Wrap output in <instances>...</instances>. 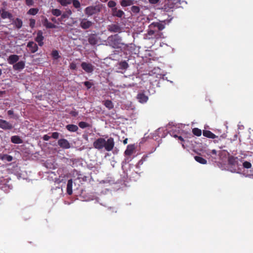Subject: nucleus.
I'll return each mask as SVG.
<instances>
[{
  "label": "nucleus",
  "mask_w": 253,
  "mask_h": 253,
  "mask_svg": "<svg viewBox=\"0 0 253 253\" xmlns=\"http://www.w3.org/2000/svg\"><path fill=\"white\" fill-rule=\"evenodd\" d=\"M72 2L75 8H79L81 7V3L78 0H72Z\"/></svg>",
  "instance_id": "35"
},
{
  "label": "nucleus",
  "mask_w": 253,
  "mask_h": 253,
  "mask_svg": "<svg viewBox=\"0 0 253 253\" xmlns=\"http://www.w3.org/2000/svg\"><path fill=\"white\" fill-rule=\"evenodd\" d=\"M159 0H149V1L151 4H156L159 2Z\"/></svg>",
  "instance_id": "48"
},
{
  "label": "nucleus",
  "mask_w": 253,
  "mask_h": 253,
  "mask_svg": "<svg viewBox=\"0 0 253 253\" xmlns=\"http://www.w3.org/2000/svg\"><path fill=\"white\" fill-rule=\"evenodd\" d=\"M2 74V71L0 69V76Z\"/></svg>",
  "instance_id": "61"
},
{
  "label": "nucleus",
  "mask_w": 253,
  "mask_h": 253,
  "mask_svg": "<svg viewBox=\"0 0 253 253\" xmlns=\"http://www.w3.org/2000/svg\"><path fill=\"white\" fill-rule=\"evenodd\" d=\"M25 67V63L23 61H20L17 63H16L13 66V68L14 70L20 71L22 70Z\"/></svg>",
  "instance_id": "15"
},
{
  "label": "nucleus",
  "mask_w": 253,
  "mask_h": 253,
  "mask_svg": "<svg viewBox=\"0 0 253 253\" xmlns=\"http://www.w3.org/2000/svg\"><path fill=\"white\" fill-rule=\"evenodd\" d=\"M32 23H33V27L35 24V20L34 19H33Z\"/></svg>",
  "instance_id": "59"
},
{
  "label": "nucleus",
  "mask_w": 253,
  "mask_h": 253,
  "mask_svg": "<svg viewBox=\"0 0 253 253\" xmlns=\"http://www.w3.org/2000/svg\"><path fill=\"white\" fill-rule=\"evenodd\" d=\"M135 149L134 145L130 144L127 145L126 150L125 151V154L126 156H130Z\"/></svg>",
  "instance_id": "18"
},
{
  "label": "nucleus",
  "mask_w": 253,
  "mask_h": 253,
  "mask_svg": "<svg viewBox=\"0 0 253 253\" xmlns=\"http://www.w3.org/2000/svg\"><path fill=\"white\" fill-rule=\"evenodd\" d=\"M192 132L195 135L197 136H200L202 134L201 130L198 128H194L192 129Z\"/></svg>",
  "instance_id": "31"
},
{
  "label": "nucleus",
  "mask_w": 253,
  "mask_h": 253,
  "mask_svg": "<svg viewBox=\"0 0 253 253\" xmlns=\"http://www.w3.org/2000/svg\"><path fill=\"white\" fill-rule=\"evenodd\" d=\"M243 166L246 169H250L252 167V164L248 161H245L243 163Z\"/></svg>",
  "instance_id": "37"
},
{
  "label": "nucleus",
  "mask_w": 253,
  "mask_h": 253,
  "mask_svg": "<svg viewBox=\"0 0 253 253\" xmlns=\"http://www.w3.org/2000/svg\"><path fill=\"white\" fill-rule=\"evenodd\" d=\"M51 56L54 59H58L60 57L59 52L57 50H53L51 52Z\"/></svg>",
  "instance_id": "32"
},
{
  "label": "nucleus",
  "mask_w": 253,
  "mask_h": 253,
  "mask_svg": "<svg viewBox=\"0 0 253 253\" xmlns=\"http://www.w3.org/2000/svg\"><path fill=\"white\" fill-rule=\"evenodd\" d=\"M5 93V91H0V97Z\"/></svg>",
  "instance_id": "52"
},
{
  "label": "nucleus",
  "mask_w": 253,
  "mask_h": 253,
  "mask_svg": "<svg viewBox=\"0 0 253 253\" xmlns=\"http://www.w3.org/2000/svg\"><path fill=\"white\" fill-rule=\"evenodd\" d=\"M182 146H183V147H184V144H182Z\"/></svg>",
  "instance_id": "64"
},
{
  "label": "nucleus",
  "mask_w": 253,
  "mask_h": 253,
  "mask_svg": "<svg viewBox=\"0 0 253 253\" xmlns=\"http://www.w3.org/2000/svg\"><path fill=\"white\" fill-rule=\"evenodd\" d=\"M83 137L86 141H87L88 140V136H87V134H83Z\"/></svg>",
  "instance_id": "50"
},
{
  "label": "nucleus",
  "mask_w": 253,
  "mask_h": 253,
  "mask_svg": "<svg viewBox=\"0 0 253 253\" xmlns=\"http://www.w3.org/2000/svg\"><path fill=\"white\" fill-rule=\"evenodd\" d=\"M127 141H128L127 138H126L125 139H124V140H123V143H124V144H126L127 143Z\"/></svg>",
  "instance_id": "55"
},
{
  "label": "nucleus",
  "mask_w": 253,
  "mask_h": 253,
  "mask_svg": "<svg viewBox=\"0 0 253 253\" xmlns=\"http://www.w3.org/2000/svg\"><path fill=\"white\" fill-rule=\"evenodd\" d=\"M58 144L63 149H67L71 147V145L69 142L64 138L59 139L58 141Z\"/></svg>",
  "instance_id": "8"
},
{
  "label": "nucleus",
  "mask_w": 253,
  "mask_h": 253,
  "mask_svg": "<svg viewBox=\"0 0 253 253\" xmlns=\"http://www.w3.org/2000/svg\"><path fill=\"white\" fill-rule=\"evenodd\" d=\"M100 7L99 5L89 6L84 9V13L88 16H91L96 14L100 11Z\"/></svg>",
  "instance_id": "4"
},
{
  "label": "nucleus",
  "mask_w": 253,
  "mask_h": 253,
  "mask_svg": "<svg viewBox=\"0 0 253 253\" xmlns=\"http://www.w3.org/2000/svg\"><path fill=\"white\" fill-rule=\"evenodd\" d=\"M178 139L179 140H180V141H181L182 142H183L184 141L183 138L181 136H178Z\"/></svg>",
  "instance_id": "53"
},
{
  "label": "nucleus",
  "mask_w": 253,
  "mask_h": 253,
  "mask_svg": "<svg viewBox=\"0 0 253 253\" xmlns=\"http://www.w3.org/2000/svg\"><path fill=\"white\" fill-rule=\"evenodd\" d=\"M68 17V15L67 14H65V13H63L62 15H61V18L62 19H64V18H67Z\"/></svg>",
  "instance_id": "51"
},
{
  "label": "nucleus",
  "mask_w": 253,
  "mask_h": 253,
  "mask_svg": "<svg viewBox=\"0 0 253 253\" xmlns=\"http://www.w3.org/2000/svg\"><path fill=\"white\" fill-rule=\"evenodd\" d=\"M173 136L174 137H175V138H178V135H177L176 134H174V135H173Z\"/></svg>",
  "instance_id": "60"
},
{
  "label": "nucleus",
  "mask_w": 253,
  "mask_h": 253,
  "mask_svg": "<svg viewBox=\"0 0 253 253\" xmlns=\"http://www.w3.org/2000/svg\"><path fill=\"white\" fill-rule=\"evenodd\" d=\"M70 68L72 70H76L77 68L76 64L74 62H72L70 64Z\"/></svg>",
  "instance_id": "41"
},
{
  "label": "nucleus",
  "mask_w": 253,
  "mask_h": 253,
  "mask_svg": "<svg viewBox=\"0 0 253 253\" xmlns=\"http://www.w3.org/2000/svg\"><path fill=\"white\" fill-rule=\"evenodd\" d=\"M205 153L209 158H211V161H215L217 159V151L215 149L207 150Z\"/></svg>",
  "instance_id": "9"
},
{
  "label": "nucleus",
  "mask_w": 253,
  "mask_h": 253,
  "mask_svg": "<svg viewBox=\"0 0 253 253\" xmlns=\"http://www.w3.org/2000/svg\"><path fill=\"white\" fill-rule=\"evenodd\" d=\"M13 127V125L10 123L4 120L0 119V128L4 130H11Z\"/></svg>",
  "instance_id": "7"
},
{
  "label": "nucleus",
  "mask_w": 253,
  "mask_h": 253,
  "mask_svg": "<svg viewBox=\"0 0 253 253\" xmlns=\"http://www.w3.org/2000/svg\"><path fill=\"white\" fill-rule=\"evenodd\" d=\"M51 137L47 134L44 135L42 138L45 141H48Z\"/></svg>",
  "instance_id": "46"
},
{
  "label": "nucleus",
  "mask_w": 253,
  "mask_h": 253,
  "mask_svg": "<svg viewBox=\"0 0 253 253\" xmlns=\"http://www.w3.org/2000/svg\"><path fill=\"white\" fill-rule=\"evenodd\" d=\"M70 114L73 117H76L78 115V112L76 111H72L70 112Z\"/></svg>",
  "instance_id": "42"
},
{
  "label": "nucleus",
  "mask_w": 253,
  "mask_h": 253,
  "mask_svg": "<svg viewBox=\"0 0 253 253\" xmlns=\"http://www.w3.org/2000/svg\"><path fill=\"white\" fill-rule=\"evenodd\" d=\"M119 65L121 69H126L128 67V64L126 61L120 62Z\"/></svg>",
  "instance_id": "30"
},
{
  "label": "nucleus",
  "mask_w": 253,
  "mask_h": 253,
  "mask_svg": "<svg viewBox=\"0 0 253 253\" xmlns=\"http://www.w3.org/2000/svg\"><path fill=\"white\" fill-rule=\"evenodd\" d=\"M31 43H32V41H29L28 43V44H27V47H31Z\"/></svg>",
  "instance_id": "54"
},
{
  "label": "nucleus",
  "mask_w": 253,
  "mask_h": 253,
  "mask_svg": "<svg viewBox=\"0 0 253 253\" xmlns=\"http://www.w3.org/2000/svg\"><path fill=\"white\" fill-rule=\"evenodd\" d=\"M80 21V27L83 30H87L91 27H92L93 25V23L88 20L86 18H80L79 19Z\"/></svg>",
  "instance_id": "5"
},
{
  "label": "nucleus",
  "mask_w": 253,
  "mask_h": 253,
  "mask_svg": "<svg viewBox=\"0 0 253 253\" xmlns=\"http://www.w3.org/2000/svg\"><path fill=\"white\" fill-rule=\"evenodd\" d=\"M32 8H30V9L28 10V11L27 13H28V14H30V15H32Z\"/></svg>",
  "instance_id": "56"
},
{
  "label": "nucleus",
  "mask_w": 253,
  "mask_h": 253,
  "mask_svg": "<svg viewBox=\"0 0 253 253\" xmlns=\"http://www.w3.org/2000/svg\"><path fill=\"white\" fill-rule=\"evenodd\" d=\"M121 5L123 7L131 5L133 4V0H122L120 2Z\"/></svg>",
  "instance_id": "24"
},
{
  "label": "nucleus",
  "mask_w": 253,
  "mask_h": 253,
  "mask_svg": "<svg viewBox=\"0 0 253 253\" xmlns=\"http://www.w3.org/2000/svg\"><path fill=\"white\" fill-rule=\"evenodd\" d=\"M79 126L82 128H85L90 126V125L85 122H80Z\"/></svg>",
  "instance_id": "34"
},
{
  "label": "nucleus",
  "mask_w": 253,
  "mask_h": 253,
  "mask_svg": "<svg viewBox=\"0 0 253 253\" xmlns=\"http://www.w3.org/2000/svg\"><path fill=\"white\" fill-rule=\"evenodd\" d=\"M84 85L86 87L87 89H90L92 85H93V84L90 82L86 81L84 83Z\"/></svg>",
  "instance_id": "39"
},
{
  "label": "nucleus",
  "mask_w": 253,
  "mask_h": 253,
  "mask_svg": "<svg viewBox=\"0 0 253 253\" xmlns=\"http://www.w3.org/2000/svg\"><path fill=\"white\" fill-rule=\"evenodd\" d=\"M238 158L233 156H229L228 158V163L229 165L235 166L238 165Z\"/></svg>",
  "instance_id": "17"
},
{
  "label": "nucleus",
  "mask_w": 253,
  "mask_h": 253,
  "mask_svg": "<svg viewBox=\"0 0 253 253\" xmlns=\"http://www.w3.org/2000/svg\"><path fill=\"white\" fill-rule=\"evenodd\" d=\"M42 32L39 31L37 34V36L35 38V41L38 43L39 45L42 46L43 45V37L42 36Z\"/></svg>",
  "instance_id": "11"
},
{
  "label": "nucleus",
  "mask_w": 253,
  "mask_h": 253,
  "mask_svg": "<svg viewBox=\"0 0 253 253\" xmlns=\"http://www.w3.org/2000/svg\"><path fill=\"white\" fill-rule=\"evenodd\" d=\"M1 17L2 19L8 18L11 19L13 17L12 14L8 11L3 10L1 13Z\"/></svg>",
  "instance_id": "23"
},
{
  "label": "nucleus",
  "mask_w": 253,
  "mask_h": 253,
  "mask_svg": "<svg viewBox=\"0 0 253 253\" xmlns=\"http://www.w3.org/2000/svg\"><path fill=\"white\" fill-rule=\"evenodd\" d=\"M113 15L119 18H121L125 14L124 12L122 10H118L116 7L112 9Z\"/></svg>",
  "instance_id": "16"
},
{
  "label": "nucleus",
  "mask_w": 253,
  "mask_h": 253,
  "mask_svg": "<svg viewBox=\"0 0 253 253\" xmlns=\"http://www.w3.org/2000/svg\"><path fill=\"white\" fill-rule=\"evenodd\" d=\"M66 128L70 132H76L79 128L77 125L70 124L66 126Z\"/></svg>",
  "instance_id": "21"
},
{
  "label": "nucleus",
  "mask_w": 253,
  "mask_h": 253,
  "mask_svg": "<svg viewBox=\"0 0 253 253\" xmlns=\"http://www.w3.org/2000/svg\"><path fill=\"white\" fill-rule=\"evenodd\" d=\"M38 46L37 44H34V45H33V53L36 52L38 50Z\"/></svg>",
  "instance_id": "45"
},
{
  "label": "nucleus",
  "mask_w": 253,
  "mask_h": 253,
  "mask_svg": "<svg viewBox=\"0 0 253 253\" xmlns=\"http://www.w3.org/2000/svg\"><path fill=\"white\" fill-rule=\"evenodd\" d=\"M131 11L134 14H137L140 11V8L135 5H133L131 7Z\"/></svg>",
  "instance_id": "36"
},
{
  "label": "nucleus",
  "mask_w": 253,
  "mask_h": 253,
  "mask_svg": "<svg viewBox=\"0 0 253 253\" xmlns=\"http://www.w3.org/2000/svg\"><path fill=\"white\" fill-rule=\"evenodd\" d=\"M109 44L114 48H121L125 44L122 42V38L118 34L109 36L107 39Z\"/></svg>",
  "instance_id": "3"
},
{
  "label": "nucleus",
  "mask_w": 253,
  "mask_h": 253,
  "mask_svg": "<svg viewBox=\"0 0 253 253\" xmlns=\"http://www.w3.org/2000/svg\"><path fill=\"white\" fill-rule=\"evenodd\" d=\"M108 6L110 8H115L116 5V3L114 0H110L108 2Z\"/></svg>",
  "instance_id": "38"
},
{
  "label": "nucleus",
  "mask_w": 253,
  "mask_h": 253,
  "mask_svg": "<svg viewBox=\"0 0 253 253\" xmlns=\"http://www.w3.org/2000/svg\"><path fill=\"white\" fill-rule=\"evenodd\" d=\"M13 24L17 29H20L22 26V21L19 18H16L14 21Z\"/></svg>",
  "instance_id": "27"
},
{
  "label": "nucleus",
  "mask_w": 253,
  "mask_h": 253,
  "mask_svg": "<svg viewBox=\"0 0 253 253\" xmlns=\"http://www.w3.org/2000/svg\"><path fill=\"white\" fill-rule=\"evenodd\" d=\"M108 0H104V1L106 2Z\"/></svg>",
  "instance_id": "63"
},
{
  "label": "nucleus",
  "mask_w": 253,
  "mask_h": 253,
  "mask_svg": "<svg viewBox=\"0 0 253 253\" xmlns=\"http://www.w3.org/2000/svg\"><path fill=\"white\" fill-rule=\"evenodd\" d=\"M60 133L58 132H54L51 134V137L54 139H58Z\"/></svg>",
  "instance_id": "40"
},
{
  "label": "nucleus",
  "mask_w": 253,
  "mask_h": 253,
  "mask_svg": "<svg viewBox=\"0 0 253 253\" xmlns=\"http://www.w3.org/2000/svg\"><path fill=\"white\" fill-rule=\"evenodd\" d=\"M195 160L198 163L201 164H206L207 163V161L206 159L200 156H195Z\"/></svg>",
  "instance_id": "28"
},
{
  "label": "nucleus",
  "mask_w": 253,
  "mask_h": 253,
  "mask_svg": "<svg viewBox=\"0 0 253 253\" xmlns=\"http://www.w3.org/2000/svg\"><path fill=\"white\" fill-rule=\"evenodd\" d=\"M108 30L109 32L113 33H120L122 31L121 27L117 24H112L109 26Z\"/></svg>",
  "instance_id": "13"
},
{
  "label": "nucleus",
  "mask_w": 253,
  "mask_h": 253,
  "mask_svg": "<svg viewBox=\"0 0 253 253\" xmlns=\"http://www.w3.org/2000/svg\"><path fill=\"white\" fill-rule=\"evenodd\" d=\"M42 23L43 26L46 28H55L56 27V26L54 24L49 22L46 18L43 20Z\"/></svg>",
  "instance_id": "22"
},
{
  "label": "nucleus",
  "mask_w": 253,
  "mask_h": 253,
  "mask_svg": "<svg viewBox=\"0 0 253 253\" xmlns=\"http://www.w3.org/2000/svg\"><path fill=\"white\" fill-rule=\"evenodd\" d=\"M103 104L109 110H111L114 108V104L111 100H106L103 102Z\"/></svg>",
  "instance_id": "26"
},
{
  "label": "nucleus",
  "mask_w": 253,
  "mask_h": 253,
  "mask_svg": "<svg viewBox=\"0 0 253 253\" xmlns=\"http://www.w3.org/2000/svg\"><path fill=\"white\" fill-rule=\"evenodd\" d=\"M51 20L53 22H56V18L55 17H52L51 18Z\"/></svg>",
  "instance_id": "57"
},
{
  "label": "nucleus",
  "mask_w": 253,
  "mask_h": 253,
  "mask_svg": "<svg viewBox=\"0 0 253 253\" xmlns=\"http://www.w3.org/2000/svg\"><path fill=\"white\" fill-rule=\"evenodd\" d=\"M72 186H73V180L72 179H70L68 180L67 184V193L71 195L72 194Z\"/></svg>",
  "instance_id": "19"
},
{
  "label": "nucleus",
  "mask_w": 253,
  "mask_h": 253,
  "mask_svg": "<svg viewBox=\"0 0 253 253\" xmlns=\"http://www.w3.org/2000/svg\"><path fill=\"white\" fill-rule=\"evenodd\" d=\"M39 9L38 8H33L32 10L33 15H36L38 12Z\"/></svg>",
  "instance_id": "47"
},
{
  "label": "nucleus",
  "mask_w": 253,
  "mask_h": 253,
  "mask_svg": "<svg viewBox=\"0 0 253 253\" xmlns=\"http://www.w3.org/2000/svg\"><path fill=\"white\" fill-rule=\"evenodd\" d=\"M7 114L8 116H10L11 117H13V116L14 115V112L12 110H9L7 111Z\"/></svg>",
  "instance_id": "43"
},
{
  "label": "nucleus",
  "mask_w": 253,
  "mask_h": 253,
  "mask_svg": "<svg viewBox=\"0 0 253 253\" xmlns=\"http://www.w3.org/2000/svg\"><path fill=\"white\" fill-rule=\"evenodd\" d=\"M165 28V25L163 22H153L149 25L147 31V34L149 36H154L156 39L161 38L163 33L161 32Z\"/></svg>",
  "instance_id": "2"
},
{
  "label": "nucleus",
  "mask_w": 253,
  "mask_h": 253,
  "mask_svg": "<svg viewBox=\"0 0 253 253\" xmlns=\"http://www.w3.org/2000/svg\"><path fill=\"white\" fill-rule=\"evenodd\" d=\"M203 135L210 138H215L217 136L210 130H205L203 131Z\"/></svg>",
  "instance_id": "20"
},
{
  "label": "nucleus",
  "mask_w": 253,
  "mask_h": 253,
  "mask_svg": "<svg viewBox=\"0 0 253 253\" xmlns=\"http://www.w3.org/2000/svg\"><path fill=\"white\" fill-rule=\"evenodd\" d=\"M26 3L27 5H32V0H26Z\"/></svg>",
  "instance_id": "49"
},
{
  "label": "nucleus",
  "mask_w": 253,
  "mask_h": 253,
  "mask_svg": "<svg viewBox=\"0 0 253 253\" xmlns=\"http://www.w3.org/2000/svg\"><path fill=\"white\" fill-rule=\"evenodd\" d=\"M69 12L70 14H71L72 13V12H71V11L70 10L69 11Z\"/></svg>",
  "instance_id": "62"
},
{
  "label": "nucleus",
  "mask_w": 253,
  "mask_h": 253,
  "mask_svg": "<svg viewBox=\"0 0 253 253\" xmlns=\"http://www.w3.org/2000/svg\"><path fill=\"white\" fill-rule=\"evenodd\" d=\"M52 14L56 16H59L61 15V11L58 9H52L51 10Z\"/></svg>",
  "instance_id": "33"
},
{
  "label": "nucleus",
  "mask_w": 253,
  "mask_h": 253,
  "mask_svg": "<svg viewBox=\"0 0 253 253\" xmlns=\"http://www.w3.org/2000/svg\"><path fill=\"white\" fill-rule=\"evenodd\" d=\"M115 142L112 137L109 138L107 140L102 137L96 139L93 143V147L98 150H101L103 148L107 151H111L114 147Z\"/></svg>",
  "instance_id": "1"
},
{
  "label": "nucleus",
  "mask_w": 253,
  "mask_h": 253,
  "mask_svg": "<svg viewBox=\"0 0 253 253\" xmlns=\"http://www.w3.org/2000/svg\"><path fill=\"white\" fill-rule=\"evenodd\" d=\"M11 141L12 143L15 144H20L22 143V139L17 135L12 136L11 137Z\"/></svg>",
  "instance_id": "25"
},
{
  "label": "nucleus",
  "mask_w": 253,
  "mask_h": 253,
  "mask_svg": "<svg viewBox=\"0 0 253 253\" xmlns=\"http://www.w3.org/2000/svg\"><path fill=\"white\" fill-rule=\"evenodd\" d=\"M19 59L18 55L16 54L10 55L7 58L8 63L11 65H14L15 64Z\"/></svg>",
  "instance_id": "14"
},
{
  "label": "nucleus",
  "mask_w": 253,
  "mask_h": 253,
  "mask_svg": "<svg viewBox=\"0 0 253 253\" xmlns=\"http://www.w3.org/2000/svg\"><path fill=\"white\" fill-rule=\"evenodd\" d=\"M5 157H6V160L8 161V162H10L13 159V158L11 156H10V155H5Z\"/></svg>",
  "instance_id": "44"
},
{
  "label": "nucleus",
  "mask_w": 253,
  "mask_h": 253,
  "mask_svg": "<svg viewBox=\"0 0 253 253\" xmlns=\"http://www.w3.org/2000/svg\"><path fill=\"white\" fill-rule=\"evenodd\" d=\"M136 98L141 103H146L148 100V97L143 92H139Z\"/></svg>",
  "instance_id": "10"
},
{
  "label": "nucleus",
  "mask_w": 253,
  "mask_h": 253,
  "mask_svg": "<svg viewBox=\"0 0 253 253\" xmlns=\"http://www.w3.org/2000/svg\"><path fill=\"white\" fill-rule=\"evenodd\" d=\"M88 41L90 44L94 45L98 43V39L96 35L91 34L89 36Z\"/></svg>",
  "instance_id": "12"
},
{
  "label": "nucleus",
  "mask_w": 253,
  "mask_h": 253,
  "mask_svg": "<svg viewBox=\"0 0 253 253\" xmlns=\"http://www.w3.org/2000/svg\"><path fill=\"white\" fill-rule=\"evenodd\" d=\"M62 6H65L72 3V0H57Z\"/></svg>",
  "instance_id": "29"
},
{
  "label": "nucleus",
  "mask_w": 253,
  "mask_h": 253,
  "mask_svg": "<svg viewBox=\"0 0 253 253\" xmlns=\"http://www.w3.org/2000/svg\"><path fill=\"white\" fill-rule=\"evenodd\" d=\"M29 25L30 27H32V19H29Z\"/></svg>",
  "instance_id": "58"
},
{
  "label": "nucleus",
  "mask_w": 253,
  "mask_h": 253,
  "mask_svg": "<svg viewBox=\"0 0 253 253\" xmlns=\"http://www.w3.org/2000/svg\"><path fill=\"white\" fill-rule=\"evenodd\" d=\"M81 66L86 73H92L94 71V66L91 63L83 62Z\"/></svg>",
  "instance_id": "6"
}]
</instances>
